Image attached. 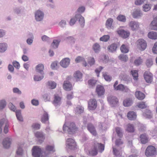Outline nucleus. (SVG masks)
<instances>
[{"mask_svg": "<svg viewBox=\"0 0 157 157\" xmlns=\"http://www.w3.org/2000/svg\"><path fill=\"white\" fill-rule=\"evenodd\" d=\"M7 120L6 119H2L0 120V133L2 132V126L7 123Z\"/></svg>", "mask_w": 157, "mask_h": 157, "instance_id": "41", "label": "nucleus"}, {"mask_svg": "<svg viewBox=\"0 0 157 157\" xmlns=\"http://www.w3.org/2000/svg\"><path fill=\"white\" fill-rule=\"evenodd\" d=\"M34 15L35 19L36 21L39 22L43 21L44 13L42 11L40 10H37L35 12Z\"/></svg>", "mask_w": 157, "mask_h": 157, "instance_id": "4", "label": "nucleus"}, {"mask_svg": "<svg viewBox=\"0 0 157 157\" xmlns=\"http://www.w3.org/2000/svg\"><path fill=\"white\" fill-rule=\"evenodd\" d=\"M155 154H156V150L153 146H150L147 147L145 151V155L147 156L154 155Z\"/></svg>", "mask_w": 157, "mask_h": 157, "instance_id": "6", "label": "nucleus"}, {"mask_svg": "<svg viewBox=\"0 0 157 157\" xmlns=\"http://www.w3.org/2000/svg\"><path fill=\"white\" fill-rule=\"evenodd\" d=\"M6 103L5 100H2L0 101V110L3 109L6 106Z\"/></svg>", "mask_w": 157, "mask_h": 157, "instance_id": "58", "label": "nucleus"}, {"mask_svg": "<svg viewBox=\"0 0 157 157\" xmlns=\"http://www.w3.org/2000/svg\"><path fill=\"white\" fill-rule=\"evenodd\" d=\"M120 50L123 53H128L129 51V49L127 46L124 44H122L120 48Z\"/></svg>", "mask_w": 157, "mask_h": 157, "instance_id": "42", "label": "nucleus"}, {"mask_svg": "<svg viewBox=\"0 0 157 157\" xmlns=\"http://www.w3.org/2000/svg\"><path fill=\"white\" fill-rule=\"evenodd\" d=\"M55 151V146L54 145H47L45 147V151L44 152L46 155L49 154L51 152H53Z\"/></svg>", "mask_w": 157, "mask_h": 157, "instance_id": "14", "label": "nucleus"}, {"mask_svg": "<svg viewBox=\"0 0 157 157\" xmlns=\"http://www.w3.org/2000/svg\"><path fill=\"white\" fill-rule=\"evenodd\" d=\"M128 119L131 121L135 120L137 117V115L136 113L133 111L129 112L127 115Z\"/></svg>", "mask_w": 157, "mask_h": 157, "instance_id": "21", "label": "nucleus"}, {"mask_svg": "<svg viewBox=\"0 0 157 157\" xmlns=\"http://www.w3.org/2000/svg\"><path fill=\"white\" fill-rule=\"evenodd\" d=\"M30 37L28 38L26 40V43L29 45H31L33 43L34 36L33 34H30Z\"/></svg>", "mask_w": 157, "mask_h": 157, "instance_id": "43", "label": "nucleus"}, {"mask_svg": "<svg viewBox=\"0 0 157 157\" xmlns=\"http://www.w3.org/2000/svg\"><path fill=\"white\" fill-rule=\"evenodd\" d=\"M67 147L71 149H74L76 145L75 140L71 138L67 139L66 141Z\"/></svg>", "mask_w": 157, "mask_h": 157, "instance_id": "8", "label": "nucleus"}, {"mask_svg": "<svg viewBox=\"0 0 157 157\" xmlns=\"http://www.w3.org/2000/svg\"><path fill=\"white\" fill-rule=\"evenodd\" d=\"M7 45L6 43H0V52H3L7 49Z\"/></svg>", "mask_w": 157, "mask_h": 157, "instance_id": "37", "label": "nucleus"}, {"mask_svg": "<svg viewBox=\"0 0 157 157\" xmlns=\"http://www.w3.org/2000/svg\"><path fill=\"white\" fill-rule=\"evenodd\" d=\"M77 130L75 124L72 122H65L63 126V130L69 134Z\"/></svg>", "mask_w": 157, "mask_h": 157, "instance_id": "1", "label": "nucleus"}, {"mask_svg": "<svg viewBox=\"0 0 157 157\" xmlns=\"http://www.w3.org/2000/svg\"><path fill=\"white\" fill-rule=\"evenodd\" d=\"M103 75L105 80L110 81L111 80V77L107 75L106 73L103 74Z\"/></svg>", "mask_w": 157, "mask_h": 157, "instance_id": "62", "label": "nucleus"}, {"mask_svg": "<svg viewBox=\"0 0 157 157\" xmlns=\"http://www.w3.org/2000/svg\"><path fill=\"white\" fill-rule=\"evenodd\" d=\"M75 17L77 18L80 26L83 27L85 25V20L84 18L79 13H77L75 14Z\"/></svg>", "mask_w": 157, "mask_h": 157, "instance_id": "15", "label": "nucleus"}, {"mask_svg": "<svg viewBox=\"0 0 157 157\" xmlns=\"http://www.w3.org/2000/svg\"><path fill=\"white\" fill-rule=\"evenodd\" d=\"M60 42V40H54L51 44V46L54 48H57Z\"/></svg>", "mask_w": 157, "mask_h": 157, "instance_id": "38", "label": "nucleus"}, {"mask_svg": "<svg viewBox=\"0 0 157 157\" xmlns=\"http://www.w3.org/2000/svg\"><path fill=\"white\" fill-rule=\"evenodd\" d=\"M117 33L120 36L124 39H126L128 37L130 34L129 31H126L121 28L117 29Z\"/></svg>", "mask_w": 157, "mask_h": 157, "instance_id": "2", "label": "nucleus"}, {"mask_svg": "<svg viewBox=\"0 0 157 157\" xmlns=\"http://www.w3.org/2000/svg\"><path fill=\"white\" fill-rule=\"evenodd\" d=\"M117 20L124 22H125L126 21V18L125 16L123 15H119L117 17Z\"/></svg>", "mask_w": 157, "mask_h": 157, "instance_id": "54", "label": "nucleus"}, {"mask_svg": "<svg viewBox=\"0 0 157 157\" xmlns=\"http://www.w3.org/2000/svg\"><path fill=\"white\" fill-rule=\"evenodd\" d=\"M43 97L45 101H49L50 100V95L48 94H44L43 95Z\"/></svg>", "mask_w": 157, "mask_h": 157, "instance_id": "64", "label": "nucleus"}, {"mask_svg": "<svg viewBox=\"0 0 157 157\" xmlns=\"http://www.w3.org/2000/svg\"><path fill=\"white\" fill-rule=\"evenodd\" d=\"M34 134L40 143H42L44 141L45 139V135L43 132L37 131L35 132Z\"/></svg>", "mask_w": 157, "mask_h": 157, "instance_id": "10", "label": "nucleus"}, {"mask_svg": "<svg viewBox=\"0 0 157 157\" xmlns=\"http://www.w3.org/2000/svg\"><path fill=\"white\" fill-rule=\"evenodd\" d=\"M110 38L109 36L108 35H105L100 37V40L104 42H107Z\"/></svg>", "mask_w": 157, "mask_h": 157, "instance_id": "52", "label": "nucleus"}, {"mask_svg": "<svg viewBox=\"0 0 157 157\" xmlns=\"http://www.w3.org/2000/svg\"><path fill=\"white\" fill-rule=\"evenodd\" d=\"M125 130L129 132H133L134 131V126L131 124H128L126 125Z\"/></svg>", "mask_w": 157, "mask_h": 157, "instance_id": "31", "label": "nucleus"}, {"mask_svg": "<svg viewBox=\"0 0 157 157\" xmlns=\"http://www.w3.org/2000/svg\"><path fill=\"white\" fill-rule=\"evenodd\" d=\"M113 21V19L111 18L108 19L106 22V26L108 29H111L113 28L112 23Z\"/></svg>", "mask_w": 157, "mask_h": 157, "instance_id": "32", "label": "nucleus"}, {"mask_svg": "<svg viewBox=\"0 0 157 157\" xmlns=\"http://www.w3.org/2000/svg\"><path fill=\"white\" fill-rule=\"evenodd\" d=\"M144 77L147 82L150 83L152 81V75L149 71L145 72L144 74Z\"/></svg>", "mask_w": 157, "mask_h": 157, "instance_id": "17", "label": "nucleus"}, {"mask_svg": "<svg viewBox=\"0 0 157 157\" xmlns=\"http://www.w3.org/2000/svg\"><path fill=\"white\" fill-rule=\"evenodd\" d=\"M44 74H41V76L37 75H35L34 77V79L35 81H37L41 80L44 77Z\"/></svg>", "mask_w": 157, "mask_h": 157, "instance_id": "55", "label": "nucleus"}, {"mask_svg": "<svg viewBox=\"0 0 157 157\" xmlns=\"http://www.w3.org/2000/svg\"><path fill=\"white\" fill-rule=\"evenodd\" d=\"M131 73L134 79L137 80L138 77V74L137 71L135 70H132L131 71Z\"/></svg>", "mask_w": 157, "mask_h": 157, "instance_id": "50", "label": "nucleus"}, {"mask_svg": "<svg viewBox=\"0 0 157 157\" xmlns=\"http://www.w3.org/2000/svg\"><path fill=\"white\" fill-rule=\"evenodd\" d=\"M40 125L38 123H34L32 125V127L33 129L38 130L40 128Z\"/></svg>", "mask_w": 157, "mask_h": 157, "instance_id": "63", "label": "nucleus"}, {"mask_svg": "<svg viewBox=\"0 0 157 157\" xmlns=\"http://www.w3.org/2000/svg\"><path fill=\"white\" fill-rule=\"evenodd\" d=\"M22 8L21 7H17L14 8L13 9V11L14 13L19 14H20L22 12Z\"/></svg>", "mask_w": 157, "mask_h": 157, "instance_id": "47", "label": "nucleus"}, {"mask_svg": "<svg viewBox=\"0 0 157 157\" xmlns=\"http://www.w3.org/2000/svg\"><path fill=\"white\" fill-rule=\"evenodd\" d=\"M48 120V115L47 112H44L41 118V121L45 123Z\"/></svg>", "mask_w": 157, "mask_h": 157, "instance_id": "40", "label": "nucleus"}, {"mask_svg": "<svg viewBox=\"0 0 157 157\" xmlns=\"http://www.w3.org/2000/svg\"><path fill=\"white\" fill-rule=\"evenodd\" d=\"M143 62L142 59L141 57H139L136 59L134 61V64L136 66L140 65Z\"/></svg>", "mask_w": 157, "mask_h": 157, "instance_id": "45", "label": "nucleus"}, {"mask_svg": "<svg viewBox=\"0 0 157 157\" xmlns=\"http://www.w3.org/2000/svg\"><path fill=\"white\" fill-rule=\"evenodd\" d=\"M88 130L93 136H96L97 135V132L94 126L91 124H89L87 126Z\"/></svg>", "mask_w": 157, "mask_h": 157, "instance_id": "18", "label": "nucleus"}, {"mask_svg": "<svg viewBox=\"0 0 157 157\" xmlns=\"http://www.w3.org/2000/svg\"><path fill=\"white\" fill-rule=\"evenodd\" d=\"M16 114L17 120L20 121L22 122L23 121V118L21 114V110H17L16 112Z\"/></svg>", "mask_w": 157, "mask_h": 157, "instance_id": "35", "label": "nucleus"}, {"mask_svg": "<svg viewBox=\"0 0 157 157\" xmlns=\"http://www.w3.org/2000/svg\"><path fill=\"white\" fill-rule=\"evenodd\" d=\"M22 146L18 145L17 151H16L17 154L18 155H21L23 153V150L22 149Z\"/></svg>", "mask_w": 157, "mask_h": 157, "instance_id": "44", "label": "nucleus"}, {"mask_svg": "<svg viewBox=\"0 0 157 157\" xmlns=\"http://www.w3.org/2000/svg\"><path fill=\"white\" fill-rule=\"evenodd\" d=\"M135 95L136 97L138 99L140 100L143 99L145 97L144 94L140 91H136L135 92Z\"/></svg>", "mask_w": 157, "mask_h": 157, "instance_id": "27", "label": "nucleus"}, {"mask_svg": "<svg viewBox=\"0 0 157 157\" xmlns=\"http://www.w3.org/2000/svg\"><path fill=\"white\" fill-rule=\"evenodd\" d=\"M82 77V74L79 71H76L74 74V77L77 82L81 81Z\"/></svg>", "mask_w": 157, "mask_h": 157, "instance_id": "19", "label": "nucleus"}, {"mask_svg": "<svg viewBox=\"0 0 157 157\" xmlns=\"http://www.w3.org/2000/svg\"><path fill=\"white\" fill-rule=\"evenodd\" d=\"M94 146L97 151L100 152H102L104 150V146L101 144L97 143L95 144Z\"/></svg>", "mask_w": 157, "mask_h": 157, "instance_id": "26", "label": "nucleus"}, {"mask_svg": "<svg viewBox=\"0 0 157 157\" xmlns=\"http://www.w3.org/2000/svg\"><path fill=\"white\" fill-rule=\"evenodd\" d=\"M113 153L116 156H118L121 155V151L117 150V149L113 147Z\"/></svg>", "mask_w": 157, "mask_h": 157, "instance_id": "61", "label": "nucleus"}, {"mask_svg": "<svg viewBox=\"0 0 157 157\" xmlns=\"http://www.w3.org/2000/svg\"><path fill=\"white\" fill-rule=\"evenodd\" d=\"M138 48L141 51L144 50L147 47V43L144 40L140 39H139L136 42Z\"/></svg>", "mask_w": 157, "mask_h": 157, "instance_id": "5", "label": "nucleus"}, {"mask_svg": "<svg viewBox=\"0 0 157 157\" xmlns=\"http://www.w3.org/2000/svg\"><path fill=\"white\" fill-rule=\"evenodd\" d=\"M137 106L139 108L141 109H144L147 107V105L145 102L143 101L138 103Z\"/></svg>", "mask_w": 157, "mask_h": 157, "instance_id": "56", "label": "nucleus"}, {"mask_svg": "<svg viewBox=\"0 0 157 157\" xmlns=\"http://www.w3.org/2000/svg\"><path fill=\"white\" fill-rule=\"evenodd\" d=\"M96 81L94 79H91L88 81V84L90 87H92L95 85Z\"/></svg>", "mask_w": 157, "mask_h": 157, "instance_id": "60", "label": "nucleus"}, {"mask_svg": "<svg viewBox=\"0 0 157 157\" xmlns=\"http://www.w3.org/2000/svg\"><path fill=\"white\" fill-rule=\"evenodd\" d=\"M97 102L95 99L90 100L88 102V108L89 110L95 109L97 106Z\"/></svg>", "mask_w": 157, "mask_h": 157, "instance_id": "12", "label": "nucleus"}, {"mask_svg": "<svg viewBox=\"0 0 157 157\" xmlns=\"http://www.w3.org/2000/svg\"><path fill=\"white\" fill-rule=\"evenodd\" d=\"M70 59L68 58H66L63 59L60 62V65L63 68H66L70 63Z\"/></svg>", "mask_w": 157, "mask_h": 157, "instance_id": "13", "label": "nucleus"}, {"mask_svg": "<svg viewBox=\"0 0 157 157\" xmlns=\"http://www.w3.org/2000/svg\"><path fill=\"white\" fill-rule=\"evenodd\" d=\"M148 37L151 39L155 40L157 39V33L155 32H151L148 34Z\"/></svg>", "mask_w": 157, "mask_h": 157, "instance_id": "34", "label": "nucleus"}, {"mask_svg": "<svg viewBox=\"0 0 157 157\" xmlns=\"http://www.w3.org/2000/svg\"><path fill=\"white\" fill-rule=\"evenodd\" d=\"M63 89L66 91H69L72 89V85L68 81H64L63 85Z\"/></svg>", "mask_w": 157, "mask_h": 157, "instance_id": "20", "label": "nucleus"}, {"mask_svg": "<svg viewBox=\"0 0 157 157\" xmlns=\"http://www.w3.org/2000/svg\"><path fill=\"white\" fill-rule=\"evenodd\" d=\"M56 86V84L54 81H50L48 82L47 86L48 87L51 89H55Z\"/></svg>", "mask_w": 157, "mask_h": 157, "instance_id": "33", "label": "nucleus"}, {"mask_svg": "<svg viewBox=\"0 0 157 157\" xmlns=\"http://www.w3.org/2000/svg\"><path fill=\"white\" fill-rule=\"evenodd\" d=\"M84 108L82 106H78L75 109V112L78 114H80L83 111Z\"/></svg>", "mask_w": 157, "mask_h": 157, "instance_id": "57", "label": "nucleus"}, {"mask_svg": "<svg viewBox=\"0 0 157 157\" xmlns=\"http://www.w3.org/2000/svg\"><path fill=\"white\" fill-rule=\"evenodd\" d=\"M140 138L141 143L143 144H145L148 142V137L145 134H141Z\"/></svg>", "mask_w": 157, "mask_h": 157, "instance_id": "28", "label": "nucleus"}, {"mask_svg": "<svg viewBox=\"0 0 157 157\" xmlns=\"http://www.w3.org/2000/svg\"><path fill=\"white\" fill-rule=\"evenodd\" d=\"M98 151L97 149L94 146V147L89 151V153L91 155L94 156L97 155Z\"/></svg>", "mask_w": 157, "mask_h": 157, "instance_id": "48", "label": "nucleus"}, {"mask_svg": "<svg viewBox=\"0 0 157 157\" xmlns=\"http://www.w3.org/2000/svg\"><path fill=\"white\" fill-rule=\"evenodd\" d=\"M108 101L112 106H114L118 102V99L115 97L111 95L109 96L107 98Z\"/></svg>", "mask_w": 157, "mask_h": 157, "instance_id": "16", "label": "nucleus"}, {"mask_svg": "<svg viewBox=\"0 0 157 157\" xmlns=\"http://www.w3.org/2000/svg\"><path fill=\"white\" fill-rule=\"evenodd\" d=\"M77 21V18L75 17V16L72 17L70 19L69 21V24L70 25L72 26L74 25Z\"/></svg>", "mask_w": 157, "mask_h": 157, "instance_id": "53", "label": "nucleus"}, {"mask_svg": "<svg viewBox=\"0 0 157 157\" xmlns=\"http://www.w3.org/2000/svg\"><path fill=\"white\" fill-rule=\"evenodd\" d=\"M12 139L10 138L7 137L3 140L2 144L3 147L6 149L9 148L12 142Z\"/></svg>", "mask_w": 157, "mask_h": 157, "instance_id": "11", "label": "nucleus"}, {"mask_svg": "<svg viewBox=\"0 0 157 157\" xmlns=\"http://www.w3.org/2000/svg\"><path fill=\"white\" fill-rule=\"evenodd\" d=\"M118 58L121 60L125 62L127 61L128 59V56L124 54L120 55L118 56Z\"/></svg>", "mask_w": 157, "mask_h": 157, "instance_id": "46", "label": "nucleus"}, {"mask_svg": "<svg viewBox=\"0 0 157 157\" xmlns=\"http://www.w3.org/2000/svg\"><path fill=\"white\" fill-rule=\"evenodd\" d=\"M143 10L145 12H146L151 9V6L150 4H146L143 6Z\"/></svg>", "mask_w": 157, "mask_h": 157, "instance_id": "51", "label": "nucleus"}, {"mask_svg": "<svg viewBox=\"0 0 157 157\" xmlns=\"http://www.w3.org/2000/svg\"><path fill=\"white\" fill-rule=\"evenodd\" d=\"M151 29L157 30V16L154 18L151 24Z\"/></svg>", "mask_w": 157, "mask_h": 157, "instance_id": "25", "label": "nucleus"}, {"mask_svg": "<svg viewBox=\"0 0 157 157\" xmlns=\"http://www.w3.org/2000/svg\"><path fill=\"white\" fill-rule=\"evenodd\" d=\"M128 26L131 30L136 31L139 30L140 28V23L135 21H131L128 23Z\"/></svg>", "mask_w": 157, "mask_h": 157, "instance_id": "3", "label": "nucleus"}, {"mask_svg": "<svg viewBox=\"0 0 157 157\" xmlns=\"http://www.w3.org/2000/svg\"><path fill=\"white\" fill-rule=\"evenodd\" d=\"M117 48V45L116 44H113L108 46L107 49L110 52H113L115 51Z\"/></svg>", "mask_w": 157, "mask_h": 157, "instance_id": "30", "label": "nucleus"}, {"mask_svg": "<svg viewBox=\"0 0 157 157\" xmlns=\"http://www.w3.org/2000/svg\"><path fill=\"white\" fill-rule=\"evenodd\" d=\"M153 62L151 59H148L146 60V64L147 67H150L153 64Z\"/></svg>", "mask_w": 157, "mask_h": 157, "instance_id": "59", "label": "nucleus"}, {"mask_svg": "<svg viewBox=\"0 0 157 157\" xmlns=\"http://www.w3.org/2000/svg\"><path fill=\"white\" fill-rule=\"evenodd\" d=\"M133 101L132 99L130 98H127L123 101V104L125 107H128L131 106L132 104Z\"/></svg>", "mask_w": 157, "mask_h": 157, "instance_id": "29", "label": "nucleus"}, {"mask_svg": "<svg viewBox=\"0 0 157 157\" xmlns=\"http://www.w3.org/2000/svg\"><path fill=\"white\" fill-rule=\"evenodd\" d=\"M96 92L98 95H103L105 92V89L104 87L101 85H98L96 89Z\"/></svg>", "mask_w": 157, "mask_h": 157, "instance_id": "22", "label": "nucleus"}, {"mask_svg": "<svg viewBox=\"0 0 157 157\" xmlns=\"http://www.w3.org/2000/svg\"><path fill=\"white\" fill-rule=\"evenodd\" d=\"M132 15L133 18H137L142 16V13L139 9H136L132 12Z\"/></svg>", "mask_w": 157, "mask_h": 157, "instance_id": "23", "label": "nucleus"}, {"mask_svg": "<svg viewBox=\"0 0 157 157\" xmlns=\"http://www.w3.org/2000/svg\"><path fill=\"white\" fill-rule=\"evenodd\" d=\"M61 103V98L58 94H55L54 95V100L52 103L56 107H58Z\"/></svg>", "mask_w": 157, "mask_h": 157, "instance_id": "7", "label": "nucleus"}, {"mask_svg": "<svg viewBox=\"0 0 157 157\" xmlns=\"http://www.w3.org/2000/svg\"><path fill=\"white\" fill-rule=\"evenodd\" d=\"M41 150L39 147L35 146L32 149V155L34 157H40L41 154Z\"/></svg>", "mask_w": 157, "mask_h": 157, "instance_id": "9", "label": "nucleus"}, {"mask_svg": "<svg viewBox=\"0 0 157 157\" xmlns=\"http://www.w3.org/2000/svg\"><path fill=\"white\" fill-rule=\"evenodd\" d=\"M115 130L117 136L120 138L123 136V130L121 128L117 127L115 128Z\"/></svg>", "mask_w": 157, "mask_h": 157, "instance_id": "36", "label": "nucleus"}, {"mask_svg": "<svg viewBox=\"0 0 157 157\" xmlns=\"http://www.w3.org/2000/svg\"><path fill=\"white\" fill-rule=\"evenodd\" d=\"M93 49L95 52L98 53L100 50V46L98 44L96 43L93 45Z\"/></svg>", "mask_w": 157, "mask_h": 157, "instance_id": "39", "label": "nucleus"}, {"mask_svg": "<svg viewBox=\"0 0 157 157\" xmlns=\"http://www.w3.org/2000/svg\"><path fill=\"white\" fill-rule=\"evenodd\" d=\"M143 115L145 117L147 118H150L152 116V113L151 111L147 109L146 112L144 113Z\"/></svg>", "mask_w": 157, "mask_h": 157, "instance_id": "49", "label": "nucleus"}, {"mask_svg": "<svg viewBox=\"0 0 157 157\" xmlns=\"http://www.w3.org/2000/svg\"><path fill=\"white\" fill-rule=\"evenodd\" d=\"M36 71L40 74H44V66L41 63H40L37 65L36 67Z\"/></svg>", "mask_w": 157, "mask_h": 157, "instance_id": "24", "label": "nucleus"}]
</instances>
